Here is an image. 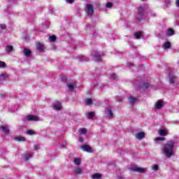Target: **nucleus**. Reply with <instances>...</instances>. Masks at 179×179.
Wrapping results in <instances>:
<instances>
[{
	"mask_svg": "<svg viewBox=\"0 0 179 179\" xmlns=\"http://www.w3.org/2000/svg\"><path fill=\"white\" fill-rule=\"evenodd\" d=\"M176 143L173 141H169L162 150L163 153L166 157H171L174 152V145Z\"/></svg>",
	"mask_w": 179,
	"mask_h": 179,
	"instance_id": "1",
	"label": "nucleus"
},
{
	"mask_svg": "<svg viewBox=\"0 0 179 179\" xmlns=\"http://www.w3.org/2000/svg\"><path fill=\"white\" fill-rule=\"evenodd\" d=\"M169 80L170 85H172L173 86H178L179 85L178 78L174 74H169Z\"/></svg>",
	"mask_w": 179,
	"mask_h": 179,
	"instance_id": "2",
	"label": "nucleus"
},
{
	"mask_svg": "<svg viewBox=\"0 0 179 179\" xmlns=\"http://www.w3.org/2000/svg\"><path fill=\"white\" fill-rule=\"evenodd\" d=\"M91 55L94 61L98 62L99 61H101V57H103V53H100V52H98L97 50H93L91 52Z\"/></svg>",
	"mask_w": 179,
	"mask_h": 179,
	"instance_id": "3",
	"label": "nucleus"
},
{
	"mask_svg": "<svg viewBox=\"0 0 179 179\" xmlns=\"http://www.w3.org/2000/svg\"><path fill=\"white\" fill-rule=\"evenodd\" d=\"M145 5H143V6H141L139 8H138V15L140 16L139 17H136V18L138 20V22H141L142 17H143V16L145 15Z\"/></svg>",
	"mask_w": 179,
	"mask_h": 179,
	"instance_id": "4",
	"label": "nucleus"
},
{
	"mask_svg": "<svg viewBox=\"0 0 179 179\" xmlns=\"http://www.w3.org/2000/svg\"><path fill=\"white\" fill-rule=\"evenodd\" d=\"M105 114L107 118H110V120L114 118V113H113V109L111 108V107L106 108Z\"/></svg>",
	"mask_w": 179,
	"mask_h": 179,
	"instance_id": "5",
	"label": "nucleus"
},
{
	"mask_svg": "<svg viewBox=\"0 0 179 179\" xmlns=\"http://www.w3.org/2000/svg\"><path fill=\"white\" fill-rule=\"evenodd\" d=\"M85 11L88 16H92L94 12L93 10V6H92V4H87Z\"/></svg>",
	"mask_w": 179,
	"mask_h": 179,
	"instance_id": "6",
	"label": "nucleus"
},
{
	"mask_svg": "<svg viewBox=\"0 0 179 179\" xmlns=\"http://www.w3.org/2000/svg\"><path fill=\"white\" fill-rule=\"evenodd\" d=\"M132 171H136L137 173H146L148 171V169L145 168H139V167H134L131 168Z\"/></svg>",
	"mask_w": 179,
	"mask_h": 179,
	"instance_id": "7",
	"label": "nucleus"
},
{
	"mask_svg": "<svg viewBox=\"0 0 179 179\" xmlns=\"http://www.w3.org/2000/svg\"><path fill=\"white\" fill-rule=\"evenodd\" d=\"M36 50L39 51V52H43L44 50H45V47L44 46V44L41 43H36Z\"/></svg>",
	"mask_w": 179,
	"mask_h": 179,
	"instance_id": "8",
	"label": "nucleus"
},
{
	"mask_svg": "<svg viewBox=\"0 0 179 179\" xmlns=\"http://www.w3.org/2000/svg\"><path fill=\"white\" fill-rule=\"evenodd\" d=\"M52 108H53V110H55V111H59V110H61L62 108V106H61V102H55L53 104H52Z\"/></svg>",
	"mask_w": 179,
	"mask_h": 179,
	"instance_id": "9",
	"label": "nucleus"
},
{
	"mask_svg": "<svg viewBox=\"0 0 179 179\" xmlns=\"http://www.w3.org/2000/svg\"><path fill=\"white\" fill-rule=\"evenodd\" d=\"M81 149L84 152H87L88 153H92V148L87 145H81Z\"/></svg>",
	"mask_w": 179,
	"mask_h": 179,
	"instance_id": "10",
	"label": "nucleus"
},
{
	"mask_svg": "<svg viewBox=\"0 0 179 179\" xmlns=\"http://www.w3.org/2000/svg\"><path fill=\"white\" fill-rule=\"evenodd\" d=\"M25 120H27V121H37L38 120V117L29 115L25 117Z\"/></svg>",
	"mask_w": 179,
	"mask_h": 179,
	"instance_id": "11",
	"label": "nucleus"
},
{
	"mask_svg": "<svg viewBox=\"0 0 179 179\" xmlns=\"http://www.w3.org/2000/svg\"><path fill=\"white\" fill-rule=\"evenodd\" d=\"M163 101L162 100H158L155 105V107L157 110H159V108H162L163 107Z\"/></svg>",
	"mask_w": 179,
	"mask_h": 179,
	"instance_id": "12",
	"label": "nucleus"
},
{
	"mask_svg": "<svg viewBox=\"0 0 179 179\" xmlns=\"http://www.w3.org/2000/svg\"><path fill=\"white\" fill-rule=\"evenodd\" d=\"M77 58L78 61H80V62H87V61H89V57H86L83 55H80Z\"/></svg>",
	"mask_w": 179,
	"mask_h": 179,
	"instance_id": "13",
	"label": "nucleus"
},
{
	"mask_svg": "<svg viewBox=\"0 0 179 179\" xmlns=\"http://www.w3.org/2000/svg\"><path fill=\"white\" fill-rule=\"evenodd\" d=\"M85 115L88 120H92L94 117L95 113L94 112H89Z\"/></svg>",
	"mask_w": 179,
	"mask_h": 179,
	"instance_id": "14",
	"label": "nucleus"
},
{
	"mask_svg": "<svg viewBox=\"0 0 179 179\" xmlns=\"http://www.w3.org/2000/svg\"><path fill=\"white\" fill-rule=\"evenodd\" d=\"M136 139H138L141 141V139H143L145 138V133L144 132H140L136 135Z\"/></svg>",
	"mask_w": 179,
	"mask_h": 179,
	"instance_id": "15",
	"label": "nucleus"
},
{
	"mask_svg": "<svg viewBox=\"0 0 179 179\" xmlns=\"http://www.w3.org/2000/svg\"><path fill=\"white\" fill-rule=\"evenodd\" d=\"M67 87H69V90L70 92H72V90H73V89H75V84H74V83H68Z\"/></svg>",
	"mask_w": 179,
	"mask_h": 179,
	"instance_id": "16",
	"label": "nucleus"
},
{
	"mask_svg": "<svg viewBox=\"0 0 179 179\" xmlns=\"http://www.w3.org/2000/svg\"><path fill=\"white\" fill-rule=\"evenodd\" d=\"M129 104H131V106H134V104H135V103H136V98H135L134 96H130L129 98Z\"/></svg>",
	"mask_w": 179,
	"mask_h": 179,
	"instance_id": "17",
	"label": "nucleus"
},
{
	"mask_svg": "<svg viewBox=\"0 0 179 179\" xmlns=\"http://www.w3.org/2000/svg\"><path fill=\"white\" fill-rule=\"evenodd\" d=\"M8 78V73H2L0 74V80H5Z\"/></svg>",
	"mask_w": 179,
	"mask_h": 179,
	"instance_id": "18",
	"label": "nucleus"
},
{
	"mask_svg": "<svg viewBox=\"0 0 179 179\" xmlns=\"http://www.w3.org/2000/svg\"><path fill=\"white\" fill-rule=\"evenodd\" d=\"M1 129H2L3 132H4V134H9V128H8V126H1Z\"/></svg>",
	"mask_w": 179,
	"mask_h": 179,
	"instance_id": "19",
	"label": "nucleus"
},
{
	"mask_svg": "<svg viewBox=\"0 0 179 179\" xmlns=\"http://www.w3.org/2000/svg\"><path fill=\"white\" fill-rule=\"evenodd\" d=\"M73 163L76 166H80L82 161L80 160V158H74Z\"/></svg>",
	"mask_w": 179,
	"mask_h": 179,
	"instance_id": "20",
	"label": "nucleus"
},
{
	"mask_svg": "<svg viewBox=\"0 0 179 179\" xmlns=\"http://www.w3.org/2000/svg\"><path fill=\"white\" fill-rule=\"evenodd\" d=\"M163 47L165 48V50L170 48V47H171V43L169 41L165 42L163 45Z\"/></svg>",
	"mask_w": 179,
	"mask_h": 179,
	"instance_id": "21",
	"label": "nucleus"
},
{
	"mask_svg": "<svg viewBox=\"0 0 179 179\" xmlns=\"http://www.w3.org/2000/svg\"><path fill=\"white\" fill-rule=\"evenodd\" d=\"M6 52H12L13 51V46L7 45L6 46Z\"/></svg>",
	"mask_w": 179,
	"mask_h": 179,
	"instance_id": "22",
	"label": "nucleus"
},
{
	"mask_svg": "<svg viewBox=\"0 0 179 179\" xmlns=\"http://www.w3.org/2000/svg\"><path fill=\"white\" fill-rule=\"evenodd\" d=\"M24 54L26 57H30V55H31V51L25 48L24 49Z\"/></svg>",
	"mask_w": 179,
	"mask_h": 179,
	"instance_id": "23",
	"label": "nucleus"
},
{
	"mask_svg": "<svg viewBox=\"0 0 179 179\" xmlns=\"http://www.w3.org/2000/svg\"><path fill=\"white\" fill-rule=\"evenodd\" d=\"M166 36H173L174 34V30L169 29L166 31Z\"/></svg>",
	"mask_w": 179,
	"mask_h": 179,
	"instance_id": "24",
	"label": "nucleus"
},
{
	"mask_svg": "<svg viewBox=\"0 0 179 179\" xmlns=\"http://www.w3.org/2000/svg\"><path fill=\"white\" fill-rule=\"evenodd\" d=\"M159 134L160 135V136H166V135H167V133L166 132V130L160 129L159 131Z\"/></svg>",
	"mask_w": 179,
	"mask_h": 179,
	"instance_id": "25",
	"label": "nucleus"
},
{
	"mask_svg": "<svg viewBox=\"0 0 179 179\" xmlns=\"http://www.w3.org/2000/svg\"><path fill=\"white\" fill-rule=\"evenodd\" d=\"M15 141H17V142H24L25 138H24V137L17 136V137H15Z\"/></svg>",
	"mask_w": 179,
	"mask_h": 179,
	"instance_id": "26",
	"label": "nucleus"
},
{
	"mask_svg": "<svg viewBox=\"0 0 179 179\" xmlns=\"http://www.w3.org/2000/svg\"><path fill=\"white\" fill-rule=\"evenodd\" d=\"M93 179H101V174L100 173H94L92 175Z\"/></svg>",
	"mask_w": 179,
	"mask_h": 179,
	"instance_id": "27",
	"label": "nucleus"
},
{
	"mask_svg": "<svg viewBox=\"0 0 179 179\" xmlns=\"http://www.w3.org/2000/svg\"><path fill=\"white\" fill-rule=\"evenodd\" d=\"M148 16H150L151 17H155L156 16V13L153 10H150L147 13Z\"/></svg>",
	"mask_w": 179,
	"mask_h": 179,
	"instance_id": "28",
	"label": "nucleus"
},
{
	"mask_svg": "<svg viewBox=\"0 0 179 179\" xmlns=\"http://www.w3.org/2000/svg\"><path fill=\"white\" fill-rule=\"evenodd\" d=\"M134 37L135 38H141V37H142V32L138 31V32L134 33Z\"/></svg>",
	"mask_w": 179,
	"mask_h": 179,
	"instance_id": "29",
	"label": "nucleus"
},
{
	"mask_svg": "<svg viewBox=\"0 0 179 179\" xmlns=\"http://www.w3.org/2000/svg\"><path fill=\"white\" fill-rule=\"evenodd\" d=\"M75 173L76 174H82V169L80 167H77L75 169Z\"/></svg>",
	"mask_w": 179,
	"mask_h": 179,
	"instance_id": "30",
	"label": "nucleus"
},
{
	"mask_svg": "<svg viewBox=\"0 0 179 179\" xmlns=\"http://www.w3.org/2000/svg\"><path fill=\"white\" fill-rule=\"evenodd\" d=\"M110 79H111L112 80H117V79H118V76H117V74L113 73V74H111V76H110Z\"/></svg>",
	"mask_w": 179,
	"mask_h": 179,
	"instance_id": "31",
	"label": "nucleus"
},
{
	"mask_svg": "<svg viewBox=\"0 0 179 179\" xmlns=\"http://www.w3.org/2000/svg\"><path fill=\"white\" fill-rule=\"evenodd\" d=\"M49 40L50 41L54 42L55 41V40H57V36H55V35H52L49 37Z\"/></svg>",
	"mask_w": 179,
	"mask_h": 179,
	"instance_id": "32",
	"label": "nucleus"
},
{
	"mask_svg": "<svg viewBox=\"0 0 179 179\" xmlns=\"http://www.w3.org/2000/svg\"><path fill=\"white\" fill-rule=\"evenodd\" d=\"M93 103V101L90 99H87L85 100V103L87 104V106H90V104H92Z\"/></svg>",
	"mask_w": 179,
	"mask_h": 179,
	"instance_id": "33",
	"label": "nucleus"
},
{
	"mask_svg": "<svg viewBox=\"0 0 179 179\" xmlns=\"http://www.w3.org/2000/svg\"><path fill=\"white\" fill-rule=\"evenodd\" d=\"M152 169L154 170L155 171H157L159 170V165L155 164L152 166Z\"/></svg>",
	"mask_w": 179,
	"mask_h": 179,
	"instance_id": "34",
	"label": "nucleus"
},
{
	"mask_svg": "<svg viewBox=\"0 0 179 179\" xmlns=\"http://www.w3.org/2000/svg\"><path fill=\"white\" fill-rule=\"evenodd\" d=\"M31 156H32L31 154H29V153L25 154V160H29V159H30Z\"/></svg>",
	"mask_w": 179,
	"mask_h": 179,
	"instance_id": "35",
	"label": "nucleus"
},
{
	"mask_svg": "<svg viewBox=\"0 0 179 179\" xmlns=\"http://www.w3.org/2000/svg\"><path fill=\"white\" fill-rule=\"evenodd\" d=\"M27 134L28 135H34V131H33V130H28V131H27Z\"/></svg>",
	"mask_w": 179,
	"mask_h": 179,
	"instance_id": "36",
	"label": "nucleus"
},
{
	"mask_svg": "<svg viewBox=\"0 0 179 179\" xmlns=\"http://www.w3.org/2000/svg\"><path fill=\"white\" fill-rule=\"evenodd\" d=\"M6 66V64H5V62L0 61V68H5Z\"/></svg>",
	"mask_w": 179,
	"mask_h": 179,
	"instance_id": "37",
	"label": "nucleus"
},
{
	"mask_svg": "<svg viewBox=\"0 0 179 179\" xmlns=\"http://www.w3.org/2000/svg\"><path fill=\"white\" fill-rule=\"evenodd\" d=\"M87 132V130L86 128H82L80 130V134H86Z\"/></svg>",
	"mask_w": 179,
	"mask_h": 179,
	"instance_id": "38",
	"label": "nucleus"
},
{
	"mask_svg": "<svg viewBox=\"0 0 179 179\" xmlns=\"http://www.w3.org/2000/svg\"><path fill=\"white\" fill-rule=\"evenodd\" d=\"M0 28L2 29V30H5V29H6V25L5 24H0Z\"/></svg>",
	"mask_w": 179,
	"mask_h": 179,
	"instance_id": "39",
	"label": "nucleus"
},
{
	"mask_svg": "<svg viewBox=\"0 0 179 179\" xmlns=\"http://www.w3.org/2000/svg\"><path fill=\"white\" fill-rule=\"evenodd\" d=\"M106 8H113V3H106Z\"/></svg>",
	"mask_w": 179,
	"mask_h": 179,
	"instance_id": "40",
	"label": "nucleus"
},
{
	"mask_svg": "<svg viewBox=\"0 0 179 179\" xmlns=\"http://www.w3.org/2000/svg\"><path fill=\"white\" fill-rule=\"evenodd\" d=\"M143 87H145V88L149 87V83H145L144 84H143Z\"/></svg>",
	"mask_w": 179,
	"mask_h": 179,
	"instance_id": "41",
	"label": "nucleus"
},
{
	"mask_svg": "<svg viewBox=\"0 0 179 179\" xmlns=\"http://www.w3.org/2000/svg\"><path fill=\"white\" fill-rule=\"evenodd\" d=\"M34 149L35 150H38V149H40V145L38 144L35 145Z\"/></svg>",
	"mask_w": 179,
	"mask_h": 179,
	"instance_id": "42",
	"label": "nucleus"
},
{
	"mask_svg": "<svg viewBox=\"0 0 179 179\" xmlns=\"http://www.w3.org/2000/svg\"><path fill=\"white\" fill-rule=\"evenodd\" d=\"M155 142H157V141H164V138H157L155 139Z\"/></svg>",
	"mask_w": 179,
	"mask_h": 179,
	"instance_id": "43",
	"label": "nucleus"
},
{
	"mask_svg": "<svg viewBox=\"0 0 179 179\" xmlns=\"http://www.w3.org/2000/svg\"><path fill=\"white\" fill-rule=\"evenodd\" d=\"M66 2H67V3H73V2H75V0H66Z\"/></svg>",
	"mask_w": 179,
	"mask_h": 179,
	"instance_id": "44",
	"label": "nucleus"
},
{
	"mask_svg": "<svg viewBox=\"0 0 179 179\" xmlns=\"http://www.w3.org/2000/svg\"><path fill=\"white\" fill-rule=\"evenodd\" d=\"M61 80H62V82H66V76H63V77L61 78Z\"/></svg>",
	"mask_w": 179,
	"mask_h": 179,
	"instance_id": "45",
	"label": "nucleus"
},
{
	"mask_svg": "<svg viewBox=\"0 0 179 179\" xmlns=\"http://www.w3.org/2000/svg\"><path fill=\"white\" fill-rule=\"evenodd\" d=\"M78 141H80V142H83V138L79 137Z\"/></svg>",
	"mask_w": 179,
	"mask_h": 179,
	"instance_id": "46",
	"label": "nucleus"
},
{
	"mask_svg": "<svg viewBox=\"0 0 179 179\" xmlns=\"http://www.w3.org/2000/svg\"><path fill=\"white\" fill-rule=\"evenodd\" d=\"M122 100H123V99H122V98H120V99H119V103H122Z\"/></svg>",
	"mask_w": 179,
	"mask_h": 179,
	"instance_id": "47",
	"label": "nucleus"
},
{
	"mask_svg": "<svg viewBox=\"0 0 179 179\" xmlns=\"http://www.w3.org/2000/svg\"><path fill=\"white\" fill-rule=\"evenodd\" d=\"M142 86V84L139 83L138 84V87H141Z\"/></svg>",
	"mask_w": 179,
	"mask_h": 179,
	"instance_id": "48",
	"label": "nucleus"
},
{
	"mask_svg": "<svg viewBox=\"0 0 179 179\" xmlns=\"http://www.w3.org/2000/svg\"><path fill=\"white\" fill-rule=\"evenodd\" d=\"M134 64L132 63L130 64L129 66H132Z\"/></svg>",
	"mask_w": 179,
	"mask_h": 179,
	"instance_id": "49",
	"label": "nucleus"
},
{
	"mask_svg": "<svg viewBox=\"0 0 179 179\" xmlns=\"http://www.w3.org/2000/svg\"><path fill=\"white\" fill-rule=\"evenodd\" d=\"M178 25L179 26V23L178 24Z\"/></svg>",
	"mask_w": 179,
	"mask_h": 179,
	"instance_id": "50",
	"label": "nucleus"
},
{
	"mask_svg": "<svg viewBox=\"0 0 179 179\" xmlns=\"http://www.w3.org/2000/svg\"><path fill=\"white\" fill-rule=\"evenodd\" d=\"M141 1H145V0H141Z\"/></svg>",
	"mask_w": 179,
	"mask_h": 179,
	"instance_id": "51",
	"label": "nucleus"
}]
</instances>
